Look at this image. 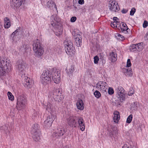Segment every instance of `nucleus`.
Listing matches in <instances>:
<instances>
[{
	"label": "nucleus",
	"mask_w": 148,
	"mask_h": 148,
	"mask_svg": "<svg viewBox=\"0 0 148 148\" xmlns=\"http://www.w3.org/2000/svg\"><path fill=\"white\" fill-rule=\"evenodd\" d=\"M68 125L73 127H75L78 125L80 129L83 131L85 129V124L83 118L79 116H71L67 120Z\"/></svg>",
	"instance_id": "1"
},
{
	"label": "nucleus",
	"mask_w": 148,
	"mask_h": 148,
	"mask_svg": "<svg viewBox=\"0 0 148 148\" xmlns=\"http://www.w3.org/2000/svg\"><path fill=\"white\" fill-rule=\"evenodd\" d=\"M33 50L34 55L37 57H40L44 53V50L42 47V45L38 39H36L34 41Z\"/></svg>",
	"instance_id": "2"
},
{
	"label": "nucleus",
	"mask_w": 148,
	"mask_h": 148,
	"mask_svg": "<svg viewBox=\"0 0 148 148\" xmlns=\"http://www.w3.org/2000/svg\"><path fill=\"white\" fill-rule=\"evenodd\" d=\"M48 95L49 97H53L55 101L58 102L62 100L64 97L63 95H62L60 89L55 88L52 91H49Z\"/></svg>",
	"instance_id": "3"
},
{
	"label": "nucleus",
	"mask_w": 148,
	"mask_h": 148,
	"mask_svg": "<svg viewBox=\"0 0 148 148\" xmlns=\"http://www.w3.org/2000/svg\"><path fill=\"white\" fill-rule=\"evenodd\" d=\"M27 100L25 96L21 94L19 95L17 97L16 108L18 110H22L24 109L27 105Z\"/></svg>",
	"instance_id": "4"
},
{
	"label": "nucleus",
	"mask_w": 148,
	"mask_h": 148,
	"mask_svg": "<svg viewBox=\"0 0 148 148\" xmlns=\"http://www.w3.org/2000/svg\"><path fill=\"white\" fill-rule=\"evenodd\" d=\"M116 95L119 101L116 102L117 106H121L122 102L125 100L126 93L125 90L121 86H119L116 89Z\"/></svg>",
	"instance_id": "5"
},
{
	"label": "nucleus",
	"mask_w": 148,
	"mask_h": 148,
	"mask_svg": "<svg viewBox=\"0 0 148 148\" xmlns=\"http://www.w3.org/2000/svg\"><path fill=\"white\" fill-rule=\"evenodd\" d=\"M11 70L10 64L7 61L1 60L0 61V75H4Z\"/></svg>",
	"instance_id": "6"
},
{
	"label": "nucleus",
	"mask_w": 148,
	"mask_h": 148,
	"mask_svg": "<svg viewBox=\"0 0 148 148\" xmlns=\"http://www.w3.org/2000/svg\"><path fill=\"white\" fill-rule=\"evenodd\" d=\"M64 49L66 53L68 55L72 56L75 53V51L73 47V44L71 40L66 39L64 42Z\"/></svg>",
	"instance_id": "7"
},
{
	"label": "nucleus",
	"mask_w": 148,
	"mask_h": 148,
	"mask_svg": "<svg viewBox=\"0 0 148 148\" xmlns=\"http://www.w3.org/2000/svg\"><path fill=\"white\" fill-rule=\"evenodd\" d=\"M51 82L50 72L48 70L44 71L40 77V82L44 86H48Z\"/></svg>",
	"instance_id": "8"
},
{
	"label": "nucleus",
	"mask_w": 148,
	"mask_h": 148,
	"mask_svg": "<svg viewBox=\"0 0 148 148\" xmlns=\"http://www.w3.org/2000/svg\"><path fill=\"white\" fill-rule=\"evenodd\" d=\"M32 137L35 141H39L40 140V133L38 129V125L36 124H34L31 131Z\"/></svg>",
	"instance_id": "9"
},
{
	"label": "nucleus",
	"mask_w": 148,
	"mask_h": 148,
	"mask_svg": "<svg viewBox=\"0 0 148 148\" xmlns=\"http://www.w3.org/2000/svg\"><path fill=\"white\" fill-rule=\"evenodd\" d=\"M56 116V115L50 113L48 114L44 122V124L47 127H50Z\"/></svg>",
	"instance_id": "10"
},
{
	"label": "nucleus",
	"mask_w": 148,
	"mask_h": 148,
	"mask_svg": "<svg viewBox=\"0 0 148 148\" xmlns=\"http://www.w3.org/2000/svg\"><path fill=\"white\" fill-rule=\"evenodd\" d=\"M52 79L54 82L58 84L60 81V71L57 70H53L51 73Z\"/></svg>",
	"instance_id": "11"
},
{
	"label": "nucleus",
	"mask_w": 148,
	"mask_h": 148,
	"mask_svg": "<svg viewBox=\"0 0 148 148\" xmlns=\"http://www.w3.org/2000/svg\"><path fill=\"white\" fill-rule=\"evenodd\" d=\"M109 8L110 10L114 12H116L119 10L118 3L114 0H111L108 4Z\"/></svg>",
	"instance_id": "12"
},
{
	"label": "nucleus",
	"mask_w": 148,
	"mask_h": 148,
	"mask_svg": "<svg viewBox=\"0 0 148 148\" xmlns=\"http://www.w3.org/2000/svg\"><path fill=\"white\" fill-rule=\"evenodd\" d=\"M66 132L64 127L62 126L58 127L57 130L53 134V137L58 138L59 136H63L64 134Z\"/></svg>",
	"instance_id": "13"
},
{
	"label": "nucleus",
	"mask_w": 148,
	"mask_h": 148,
	"mask_svg": "<svg viewBox=\"0 0 148 148\" xmlns=\"http://www.w3.org/2000/svg\"><path fill=\"white\" fill-rule=\"evenodd\" d=\"M144 47L143 43L141 42L135 45H131L129 49L130 51L132 52L140 51H142Z\"/></svg>",
	"instance_id": "14"
},
{
	"label": "nucleus",
	"mask_w": 148,
	"mask_h": 148,
	"mask_svg": "<svg viewBox=\"0 0 148 148\" xmlns=\"http://www.w3.org/2000/svg\"><path fill=\"white\" fill-rule=\"evenodd\" d=\"M50 21L51 25L55 28H58L60 26V20L56 16L51 17Z\"/></svg>",
	"instance_id": "15"
},
{
	"label": "nucleus",
	"mask_w": 148,
	"mask_h": 148,
	"mask_svg": "<svg viewBox=\"0 0 148 148\" xmlns=\"http://www.w3.org/2000/svg\"><path fill=\"white\" fill-rule=\"evenodd\" d=\"M96 87L99 90L106 92L108 88L107 84L103 81H99L96 84Z\"/></svg>",
	"instance_id": "16"
},
{
	"label": "nucleus",
	"mask_w": 148,
	"mask_h": 148,
	"mask_svg": "<svg viewBox=\"0 0 148 148\" xmlns=\"http://www.w3.org/2000/svg\"><path fill=\"white\" fill-rule=\"evenodd\" d=\"M25 0H12L10 1L11 6L13 8H17L21 6Z\"/></svg>",
	"instance_id": "17"
},
{
	"label": "nucleus",
	"mask_w": 148,
	"mask_h": 148,
	"mask_svg": "<svg viewBox=\"0 0 148 148\" xmlns=\"http://www.w3.org/2000/svg\"><path fill=\"white\" fill-rule=\"evenodd\" d=\"M18 72L22 75L24 74L25 70V64L23 62H20L17 66Z\"/></svg>",
	"instance_id": "18"
},
{
	"label": "nucleus",
	"mask_w": 148,
	"mask_h": 148,
	"mask_svg": "<svg viewBox=\"0 0 148 148\" xmlns=\"http://www.w3.org/2000/svg\"><path fill=\"white\" fill-rule=\"evenodd\" d=\"M121 28L122 32L124 34H128L130 32V29L128 28L126 24L124 23H122Z\"/></svg>",
	"instance_id": "19"
},
{
	"label": "nucleus",
	"mask_w": 148,
	"mask_h": 148,
	"mask_svg": "<svg viewBox=\"0 0 148 148\" xmlns=\"http://www.w3.org/2000/svg\"><path fill=\"white\" fill-rule=\"evenodd\" d=\"M74 68V66L71 65L68 68H66V72L69 77L72 75L73 73L75 70Z\"/></svg>",
	"instance_id": "20"
},
{
	"label": "nucleus",
	"mask_w": 148,
	"mask_h": 148,
	"mask_svg": "<svg viewBox=\"0 0 148 148\" xmlns=\"http://www.w3.org/2000/svg\"><path fill=\"white\" fill-rule=\"evenodd\" d=\"M113 120L114 122L117 123L120 119L119 113L117 111H115L113 113Z\"/></svg>",
	"instance_id": "21"
},
{
	"label": "nucleus",
	"mask_w": 148,
	"mask_h": 148,
	"mask_svg": "<svg viewBox=\"0 0 148 148\" xmlns=\"http://www.w3.org/2000/svg\"><path fill=\"white\" fill-rule=\"evenodd\" d=\"M117 59V54L115 52H112L110 53L109 60L112 62L116 61Z\"/></svg>",
	"instance_id": "22"
},
{
	"label": "nucleus",
	"mask_w": 148,
	"mask_h": 148,
	"mask_svg": "<svg viewBox=\"0 0 148 148\" xmlns=\"http://www.w3.org/2000/svg\"><path fill=\"white\" fill-rule=\"evenodd\" d=\"M77 108L78 109L82 110L83 109L84 107L83 101L81 99H79L76 103Z\"/></svg>",
	"instance_id": "23"
},
{
	"label": "nucleus",
	"mask_w": 148,
	"mask_h": 148,
	"mask_svg": "<svg viewBox=\"0 0 148 148\" xmlns=\"http://www.w3.org/2000/svg\"><path fill=\"white\" fill-rule=\"evenodd\" d=\"M24 80V85L25 86L28 88H30L32 83L30 78L25 77Z\"/></svg>",
	"instance_id": "24"
},
{
	"label": "nucleus",
	"mask_w": 148,
	"mask_h": 148,
	"mask_svg": "<svg viewBox=\"0 0 148 148\" xmlns=\"http://www.w3.org/2000/svg\"><path fill=\"white\" fill-rule=\"evenodd\" d=\"M80 35L79 34H77V36L75 38V44L78 47H80L82 45V40H81Z\"/></svg>",
	"instance_id": "25"
},
{
	"label": "nucleus",
	"mask_w": 148,
	"mask_h": 148,
	"mask_svg": "<svg viewBox=\"0 0 148 148\" xmlns=\"http://www.w3.org/2000/svg\"><path fill=\"white\" fill-rule=\"evenodd\" d=\"M4 26L5 28H8L11 25V23L10 20L8 18L6 17L4 19Z\"/></svg>",
	"instance_id": "26"
},
{
	"label": "nucleus",
	"mask_w": 148,
	"mask_h": 148,
	"mask_svg": "<svg viewBox=\"0 0 148 148\" xmlns=\"http://www.w3.org/2000/svg\"><path fill=\"white\" fill-rule=\"evenodd\" d=\"M138 106V103L137 102L132 103L130 105V109L132 110H136Z\"/></svg>",
	"instance_id": "27"
},
{
	"label": "nucleus",
	"mask_w": 148,
	"mask_h": 148,
	"mask_svg": "<svg viewBox=\"0 0 148 148\" xmlns=\"http://www.w3.org/2000/svg\"><path fill=\"white\" fill-rule=\"evenodd\" d=\"M54 6L55 8H57L56 6L55 3H54L53 1L51 0H49L47 2V7L51 8Z\"/></svg>",
	"instance_id": "28"
},
{
	"label": "nucleus",
	"mask_w": 148,
	"mask_h": 148,
	"mask_svg": "<svg viewBox=\"0 0 148 148\" xmlns=\"http://www.w3.org/2000/svg\"><path fill=\"white\" fill-rule=\"evenodd\" d=\"M46 110L48 111H51L53 108V106L49 102H48L46 106Z\"/></svg>",
	"instance_id": "29"
},
{
	"label": "nucleus",
	"mask_w": 148,
	"mask_h": 148,
	"mask_svg": "<svg viewBox=\"0 0 148 148\" xmlns=\"http://www.w3.org/2000/svg\"><path fill=\"white\" fill-rule=\"evenodd\" d=\"M117 39L123 41L125 40V37L119 34H117L115 35Z\"/></svg>",
	"instance_id": "30"
},
{
	"label": "nucleus",
	"mask_w": 148,
	"mask_h": 148,
	"mask_svg": "<svg viewBox=\"0 0 148 148\" xmlns=\"http://www.w3.org/2000/svg\"><path fill=\"white\" fill-rule=\"evenodd\" d=\"M8 96L9 99L10 100H13L14 99V96L12 95V93L10 92H8Z\"/></svg>",
	"instance_id": "31"
},
{
	"label": "nucleus",
	"mask_w": 148,
	"mask_h": 148,
	"mask_svg": "<svg viewBox=\"0 0 148 148\" xmlns=\"http://www.w3.org/2000/svg\"><path fill=\"white\" fill-rule=\"evenodd\" d=\"M132 114L130 115L127 117V119L126 122L128 123H130L132 121Z\"/></svg>",
	"instance_id": "32"
},
{
	"label": "nucleus",
	"mask_w": 148,
	"mask_h": 148,
	"mask_svg": "<svg viewBox=\"0 0 148 148\" xmlns=\"http://www.w3.org/2000/svg\"><path fill=\"white\" fill-rule=\"evenodd\" d=\"M119 23L118 21H114L113 22H112L111 23V26L113 28L117 27V24Z\"/></svg>",
	"instance_id": "33"
},
{
	"label": "nucleus",
	"mask_w": 148,
	"mask_h": 148,
	"mask_svg": "<svg viewBox=\"0 0 148 148\" xmlns=\"http://www.w3.org/2000/svg\"><path fill=\"white\" fill-rule=\"evenodd\" d=\"M95 96L97 98H99L101 96L100 92L96 90L94 92Z\"/></svg>",
	"instance_id": "34"
},
{
	"label": "nucleus",
	"mask_w": 148,
	"mask_h": 148,
	"mask_svg": "<svg viewBox=\"0 0 148 148\" xmlns=\"http://www.w3.org/2000/svg\"><path fill=\"white\" fill-rule=\"evenodd\" d=\"M134 93V90L132 88H130V89L128 93V95L129 96H132Z\"/></svg>",
	"instance_id": "35"
},
{
	"label": "nucleus",
	"mask_w": 148,
	"mask_h": 148,
	"mask_svg": "<svg viewBox=\"0 0 148 148\" xmlns=\"http://www.w3.org/2000/svg\"><path fill=\"white\" fill-rule=\"evenodd\" d=\"M108 92L109 94L110 95H112L114 93V91L112 88L111 87H109L108 88Z\"/></svg>",
	"instance_id": "36"
},
{
	"label": "nucleus",
	"mask_w": 148,
	"mask_h": 148,
	"mask_svg": "<svg viewBox=\"0 0 148 148\" xmlns=\"http://www.w3.org/2000/svg\"><path fill=\"white\" fill-rule=\"evenodd\" d=\"M136 12V9L134 8H132L130 12V15L131 16H133L134 14Z\"/></svg>",
	"instance_id": "37"
},
{
	"label": "nucleus",
	"mask_w": 148,
	"mask_h": 148,
	"mask_svg": "<svg viewBox=\"0 0 148 148\" xmlns=\"http://www.w3.org/2000/svg\"><path fill=\"white\" fill-rule=\"evenodd\" d=\"M94 63L96 64H97L99 60L98 57L97 56H96L94 57Z\"/></svg>",
	"instance_id": "38"
},
{
	"label": "nucleus",
	"mask_w": 148,
	"mask_h": 148,
	"mask_svg": "<svg viewBox=\"0 0 148 148\" xmlns=\"http://www.w3.org/2000/svg\"><path fill=\"white\" fill-rule=\"evenodd\" d=\"M148 25V22L146 21H145L143 24V27L144 28L146 27Z\"/></svg>",
	"instance_id": "39"
},
{
	"label": "nucleus",
	"mask_w": 148,
	"mask_h": 148,
	"mask_svg": "<svg viewBox=\"0 0 148 148\" xmlns=\"http://www.w3.org/2000/svg\"><path fill=\"white\" fill-rule=\"evenodd\" d=\"M131 63L130 59H128L127 61V66L129 67L131 66Z\"/></svg>",
	"instance_id": "40"
},
{
	"label": "nucleus",
	"mask_w": 148,
	"mask_h": 148,
	"mask_svg": "<svg viewBox=\"0 0 148 148\" xmlns=\"http://www.w3.org/2000/svg\"><path fill=\"white\" fill-rule=\"evenodd\" d=\"M77 18L75 16L72 17L71 19V22H75Z\"/></svg>",
	"instance_id": "41"
},
{
	"label": "nucleus",
	"mask_w": 148,
	"mask_h": 148,
	"mask_svg": "<svg viewBox=\"0 0 148 148\" xmlns=\"http://www.w3.org/2000/svg\"><path fill=\"white\" fill-rule=\"evenodd\" d=\"M126 76H132V73H131V70H129V71L125 73V75Z\"/></svg>",
	"instance_id": "42"
},
{
	"label": "nucleus",
	"mask_w": 148,
	"mask_h": 148,
	"mask_svg": "<svg viewBox=\"0 0 148 148\" xmlns=\"http://www.w3.org/2000/svg\"><path fill=\"white\" fill-rule=\"evenodd\" d=\"M129 70L130 69H127L125 68L123 69V71L125 75V73H127L128 72Z\"/></svg>",
	"instance_id": "43"
},
{
	"label": "nucleus",
	"mask_w": 148,
	"mask_h": 148,
	"mask_svg": "<svg viewBox=\"0 0 148 148\" xmlns=\"http://www.w3.org/2000/svg\"><path fill=\"white\" fill-rule=\"evenodd\" d=\"M18 32V29L16 30L12 34L11 36L14 37L15 34H16L17 32Z\"/></svg>",
	"instance_id": "44"
},
{
	"label": "nucleus",
	"mask_w": 148,
	"mask_h": 148,
	"mask_svg": "<svg viewBox=\"0 0 148 148\" xmlns=\"http://www.w3.org/2000/svg\"><path fill=\"white\" fill-rule=\"evenodd\" d=\"M1 130H3L5 131V130L7 129V127L5 125L1 127Z\"/></svg>",
	"instance_id": "45"
},
{
	"label": "nucleus",
	"mask_w": 148,
	"mask_h": 148,
	"mask_svg": "<svg viewBox=\"0 0 148 148\" xmlns=\"http://www.w3.org/2000/svg\"><path fill=\"white\" fill-rule=\"evenodd\" d=\"M78 3L81 5L83 4L84 3V0H79Z\"/></svg>",
	"instance_id": "46"
},
{
	"label": "nucleus",
	"mask_w": 148,
	"mask_h": 148,
	"mask_svg": "<svg viewBox=\"0 0 148 148\" xmlns=\"http://www.w3.org/2000/svg\"><path fill=\"white\" fill-rule=\"evenodd\" d=\"M127 10H126V9H123L122 10L121 12H122V13H123L125 14L126 13H127Z\"/></svg>",
	"instance_id": "47"
},
{
	"label": "nucleus",
	"mask_w": 148,
	"mask_h": 148,
	"mask_svg": "<svg viewBox=\"0 0 148 148\" xmlns=\"http://www.w3.org/2000/svg\"><path fill=\"white\" fill-rule=\"evenodd\" d=\"M145 37L146 40H148V32L146 34Z\"/></svg>",
	"instance_id": "48"
},
{
	"label": "nucleus",
	"mask_w": 148,
	"mask_h": 148,
	"mask_svg": "<svg viewBox=\"0 0 148 148\" xmlns=\"http://www.w3.org/2000/svg\"><path fill=\"white\" fill-rule=\"evenodd\" d=\"M62 34V32L61 31V30H60V31H59V33H58L57 34V33L56 32V35L57 36H59L61 34Z\"/></svg>",
	"instance_id": "49"
},
{
	"label": "nucleus",
	"mask_w": 148,
	"mask_h": 148,
	"mask_svg": "<svg viewBox=\"0 0 148 148\" xmlns=\"http://www.w3.org/2000/svg\"><path fill=\"white\" fill-rule=\"evenodd\" d=\"M100 59H101V60L102 61V63H105L106 62L105 60L103 58H100Z\"/></svg>",
	"instance_id": "50"
},
{
	"label": "nucleus",
	"mask_w": 148,
	"mask_h": 148,
	"mask_svg": "<svg viewBox=\"0 0 148 148\" xmlns=\"http://www.w3.org/2000/svg\"><path fill=\"white\" fill-rule=\"evenodd\" d=\"M117 19H118V18L116 17H114L113 18V20L114 21H117Z\"/></svg>",
	"instance_id": "51"
},
{
	"label": "nucleus",
	"mask_w": 148,
	"mask_h": 148,
	"mask_svg": "<svg viewBox=\"0 0 148 148\" xmlns=\"http://www.w3.org/2000/svg\"><path fill=\"white\" fill-rule=\"evenodd\" d=\"M25 46V45H24L23 46V47H22V46L21 47V50H24V49H23V48L24 46Z\"/></svg>",
	"instance_id": "52"
},
{
	"label": "nucleus",
	"mask_w": 148,
	"mask_h": 148,
	"mask_svg": "<svg viewBox=\"0 0 148 148\" xmlns=\"http://www.w3.org/2000/svg\"><path fill=\"white\" fill-rule=\"evenodd\" d=\"M122 148H129V147H127V146L125 145L123 146Z\"/></svg>",
	"instance_id": "53"
},
{
	"label": "nucleus",
	"mask_w": 148,
	"mask_h": 148,
	"mask_svg": "<svg viewBox=\"0 0 148 148\" xmlns=\"http://www.w3.org/2000/svg\"><path fill=\"white\" fill-rule=\"evenodd\" d=\"M1 28H2V26L1 24V23H0V31L1 30Z\"/></svg>",
	"instance_id": "54"
}]
</instances>
